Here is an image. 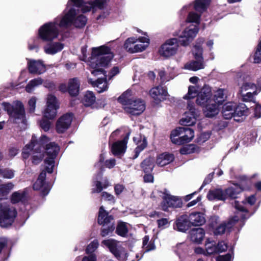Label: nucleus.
Instances as JSON below:
<instances>
[{
    "label": "nucleus",
    "mask_w": 261,
    "mask_h": 261,
    "mask_svg": "<svg viewBox=\"0 0 261 261\" xmlns=\"http://www.w3.org/2000/svg\"><path fill=\"white\" fill-rule=\"evenodd\" d=\"M205 231L201 227L193 228L190 231L191 240L196 243H200L204 238Z\"/></svg>",
    "instance_id": "nucleus-25"
},
{
    "label": "nucleus",
    "mask_w": 261,
    "mask_h": 261,
    "mask_svg": "<svg viewBox=\"0 0 261 261\" xmlns=\"http://www.w3.org/2000/svg\"><path fill=\"white\" fill-rule=\"evenodd\" d=\"M43 80L41 77H37L31 80L25 87V90L28 93H31L35 88L42 85Z\"/></svg>",
    "instance_id": "nucleus-39"
},
{
    "label": "nucleus",
    "mask_w": 261,
    "mask_h": 261,
    "mask_svg": "<svg viewBox=\"0 0 261 261\" xmlns=\"http://www.w3.org/2000/svg\"><path fill=\"white\" fill-rule=\"evenodd\" d=\"M95 100L96 97L93 92L88 91L85 93L82 102L85 106L89 107L93 105L95 102Z\"/></svg>",
    "instance_id": "nucleus-40"
},
{
    "label": "nucleus",
    "mask_w": 261,
    "mask_h": 261,
    "mask_svg": "<svg viewBox=\"0 0 261 261\" xmlns=\"http://www.w3.org/2000/svg\"><path fill=\"white\" fill-rule=\"evenodd\" d=\"M209 4V0H196L194 5V8L196 11L203 12Z\"/></svg>",
    "instance_id": "nucleus-48"
},
{
    "label": "nucleus",
    "mask_w": 261,
    "mask_h": 261,
    "mask_svg": "<svg viewBox=\"0 0 261 261\" xmlns=\"http://www.w3.org/2000/svg\"><path fill=\"white\" fill-rule=\"evenodd\" d=\"M37 98L35 97H31L28 101V111L29 113H33L35 112Z\"/></svg>",
    "instance_id": "nucleus-56"
},
{
    "label": "nucleus",
    "mask_w": 261,
    "mask_h": 261,
    "mask_svg": "<svg viewBox=\"0 0 261 261\" xmlns=\"http://www.w3.org/2000/svg\"><path fill=\"white\" fill-rule=\"evenodd\" d=\"M80 85V81L77 78L70 79L68 84V91L70 95H77L79 92Z\"/></svg>",
    "instance_id": "nucleus-32"
},
{
    "label": "nucleus",
    "mask_w": 261,
    "mask_h": 261,
    "mask_svg": "<svg viewBox=\"0 0 261 261\" xmlns=\"http://www.w3.org/2000/svg\"><path fill=\"white\" fill-rule=\"evenodd\" d=\"M28 66L29 72L33 74H41L46 70V66L40 60H28Z\"/></svg>",
    "instance_id": "nucleus-18"
},
{
    "label": "nucleus",
    "mask_w": 261,
    "mask_h": 261,
    "mask_svg": "<svg viewBox=\"0 0 261 261\" xmlns=\"http://www.w3.org/2000/svg\"><path fill=\"white\" fill-rule=\"evenodd\" d=\"M194 54L196 61L187 62L184 66L186 69L197 71L204 68V64L202 57V48L198 45L194 47Z\"/></svg>",
    "instance_id": "nucleus-13"
},
{
    "label": "nucleus",
    "mask_w": 261,
    "mask_h": 261,
    "mask_svg": "<svg viewBox=\"0 0 261 261\" xmlns=\"http://www.w3.org/2000/svg\"><path fill=\"white\" fill-rule=\"evenodd\" d=\"M133 92L128 90L124 92L118 98L119 101L122 104L125 111L132 115L141 114L145 109L144 101L133 96Z\"/></svg>",
    "instance_id": "nucleus-5"
},
{
    "label": "nucleus",
    "mask_w": 261,
    "mask_h": 261,
    "mask_svg": "<svg viewBox=\"0 0 261 261\" xmlns=\"http://www.w3.org/2000/svg\"><path fill=\"white\" fill-rule=\"evenodd\" d=\"M244 204V202L240 203L235 201L234 206L238 211L236 215L227 222H223L217 227L214 231L215 235H220L226 231H229L230 229L239 221L240 219L244 220L247 218V211Z\"/></svg>",
    "instance_id": "nucleus-7"
},
{
    "label": "nucleus",
    "mask_w": 261,
    "mask_h": 261,
    "mask_svg": "<svg viewBox=\"0 0 261 261\" xmlns=\"http://www.w3.org/2000/svg\"><path fill=\"white\" fill-rule=\"evenodd\" d=\"M257 91L259 92L261 91V87H257L252 83H245L241 87L240 91Z\"/></svg>",
    "instance_id": "nucleus-45"
},
{
    "label": "nucleus",
    "mask_w": 261,
    "mask_h": 261,
    "mask_svg": "<svg viewBox=\"0 0 261 261\" xmlns=\"http://www.w3.org/2000/svg\"><path fill=\"white\" fill-rule=\"evenodd\" d=\"M228 125V122L225 120H221L219 121L217 124H216L215 126V129L217 130H222L225 127H226Z\"/></svg>",
    "instance_id": "nucleus-60"
},
{
    "label": "nucleus",
    "mask_w": 261,
    "mask_h": 261,
    "mask_svg": "<svg viewBox=\"0 0 261 261\" xmlns=\"http://www.w3.org/2000/svg\"><path fill=\"white\" fill-rule=\"evenodd\" d=\"M226 90L224 89H218L216 91L214 94V99H212V100L218 105L222 104L226 98Z\"/></svg>",
    "instance_id": "nucleus-37"
},
{
    "label": "nucleus",
    "mask_w": 261,
    "mask_h": 261,
    "mask_svg": "<svg viewBox=\"0 0 261 261\" xmlns=\"http://www.w3.org/2000/svg\"><path fill=\"white\" fill-rule=\"evenodd\" d=\"M64 47L60 42H50L44 46V52L48 55H54L60 51Z\"/></svg>",
    "instance_id": "nucleus-28"
},
{
    "label": "nucleus",
    "mask_w": 261,
    "mask_h": 261,
    "mask_svg": "<svg viewBox=\"0 0 261 261\" xmlns=\"http://www.w3.org/2000/svg\"><path fill=\"white\" fill-rule=\"evenodd\" d=\"M124 189V186L121 184H118L114 186V191L116 195H119L121 194Z\"/></svg>",
    "instance_id": "nucleus-63"
},
{
    "label": "nucleus",
    "mask_w": 261,
    "mask_h": 261,
    "mask_svg": "<svg viewBox=\"0 0 261 261\" xmlns=\"http://www.w3.org/2000/svg\"><path fill=\"white\" fill-rule=\"evenodd\" d=\"M46 105L58 108L60 107V104L57 98L55 95L51 94H49L47 95L46 98Z\"/></svg>",
    "instance_id": "nucleus-49"
},
{
    "label": "nucleus",
    "mask_w": 261,
    "mask_h": 261,
    "mask_svg": "<svg viewBox=\"0 0 261 261\" xmlns=\"http://www.w3.org/2000/svg\"><path fill=\"white\" fill-rule=\"evenodd\" d=\"M57 18L54 21L46 23L41 26L38 31L39 37L43 40L51 41L57 38L59 35V29H62Z\"/></svg>",
    "instance_id": "nucleus-10"
},
{
    "label": "nucleus",
    "mask_w": 261,
    "mask_h": 261,
    "mask_svg": "<svg viewBox=\"0 0 261 261\" xmlns=\"http://www.w3.org/2000/svg\"><path fill=\"white\" fill-rule=\"evenodd\" d=\"M134 142H135L137 145V147L135 150V156L134 158H137L141 151L146 148L147 142L146 138L144 136L138 135L133 138Z\"/></svg>",
    "instance_id": "nucleus-24"
},
{
    "label": "nucleus",
    "mask_w": 261,
    "mask_h": 261,
    "mask_svg": "<svg viewBox=\"0 0 261 261\" xmlns=\"http://www.w3.org/2000/svg\"><path fill=\"white\" fill-rule=\"evenodd\" d=\"M149 94L156 103L165 100L168 95L167 89L161 86L151 89Z\"/></svg>",
    "instance_id": "nucleus-17"
},
{
    "label": "nucleus",
    "mask_w": 261,
    "mask_h": 261,
    "mask_svg": "<svg viewBox=\"0 0 261 261\" xmlns=\"http://www.w3.org/2000/svg\"><path fill=\"white\" fill-rule=\"evenodd\" d=\"M15 171L9 168L2 169V176L4 178L12 179L14 177Z\"/></svg>",
    "instance_id": "nucleus-54"
},
{
    "label": "nucleus",
    "mask_w": 261,
    "mask_h": 261,
    "mask_svg": "<svg viewBox=\"0 0 261 261\" xmlns=\"http://www.w3.org/2000/svg\"><path fill=\"white\" fill-rule=\"evenodd\" d=\"M72 120V115L66 114L62 116L58 120L56 124V129L59 133H63L70 126Z\"/></svg>",
    "instance_id": "nucleus-19"
},
{
    "label": "nucleus",
    "mask_w": 261,
    "mask_h": 261,
    "mask_svg": "<svg viewBox=\"0 0 261 261\" xmlns=\"http://www.w3.org/2000/svg\"><path fill=\"white\" fill-rule=\"evenodd\" d=\"M261 61V41L259 42L257 50L255 53L254 57V62L258 63Z\"/></svg>",
    "instance_id": "nucleus-58"
},
{
    "label": "nucleus",
    "mask_w": 261,
    "mask_h": 261,
    "mask_svg": "<svg viewBox=\"0 0 261 261\" xmlns=\"http://www.w3.org/2000/svg\"><path fill=\"white\" fill-rule=\"evenodd\" d=\"M258 92L257 91L243 92L240 91V94L243 101H253L254 97L257 95Z\"/></svg>",
    "instance_id": "nucleus-46"
},
{
    "label": "nucleus",
    "mask_w": 261,
    "mask_h": 261,
    "mask_svg": "<svg viewBox=\"0 0 261 261\" xmlns=\"http://www.w3.org/2000/svg\"><path fill=\"white\" fill-rule=\"evenodd\" d=\"M113 57L111 49L106 45L93 47L91 56L87 61L88 65L92 69L91 74L95 76L99 75L105 76V71L102 67L107 66Z\"/></svg>",
    "instance_id": "nucleus-4"
},
{
    "label": "nucleus",
    "mask_w": 261,
    "mask_h": 261,
    "mask_svg": "<svg viewBox=\"0 0 261 261\" xmlns=\"http://www.w3.org/2000/svg\"><path fill=\"white\" fill-rule=\"evenodd\" d=\"M222 114L225 119H229L235 115V103L227 102L223 106Z\"/></svg>",
    "instance_id": "nucleus-30"
},
{
    "label": "nucleus",
    "mask_w": 261,
    "mask_h": 261,
    "mask_svg": "<svg viewBox=\"0 0 261 261\" xmlns=\"http://www.w3.org/2000/svg\"><path fill=\"white\" fill-rule=\"evenodd\" d=\"M58 108L46 105V108L43 112V116L47 119H54L57 114Z\"/></svg>",
    "instance_id": "nucleus-38"
},
{
    "label": "nucleus",
    "mask_w": 261,
    "mask_h": 261,
    "mask_svg": "<svg viewBox=\"0 0 261 261\" xmlns=\"http://www.w3.org/2000/svg\"><path fill=\"white\" fill-rule=\"evenodd\" d=\"M174 160L173 155L169 153H164L158 156L156 160V164L160 167L164 166Z\"/></svg>",
    "instance_id": "nucleus-33"
},
{
    "label": "nucleus",
    "mask_w": 261,
    "mask_h": 261,
    "mask_svg": "<svg viewBox=\"0 0 261 261\" xmlns=\"http://www.w3.org/2000/svg\"><path fill=\"white\" fill-rule=\"evenodd\" d=\"M116 233L122 237H126L128 232L127 224L124 222H120L116 228Z\"/></svg>",
    "instance_id": "nucleus-47"
},
{
    "label": "nucleus",
    "mask_w": 261,
    "mask_h": 261,
    "mask_svg": "<svg viewBox=\"0 0 261 261\" xmlns=\"http://www.w3.org/2000/svg\"><path fill=\"white\" fill-rule=\"evenodd\" d=\"M188 218L191 225L200 226L205 222L204 214L202 213L192 212L188 215Z\"/></svg>",
    "instance_id": "nucleus-22"
},
{
    "label": "nucleus",
    "mask_w": 261,
    "mask_h": 261,
    "mask_svg": "<svg viewBox=\"0 0 261 261\" xmlns=\"http://www.w3.org/2000/svg\"><path fill=\"white\" fill-rule=\"evenodd\" d=\"M199 88L196 86H190L188 89V93L184 96V99H190L195 97H198L200 94L201 91L198 94Z\"/></svg>",
    "instance_id": "nucleus-44"
},
{
    "label": "nucleus",
    "mask_w": 261,
    "mask_h": 261,
    "mask_svg": "<svg viewBox=\"0 0 261 261\" xmlns=\"http://www.w3.org/2000/svg\"><path fill=\"white\" fill-rule=\"evenodd\" d=\"M106 1L69 0L63 14L57 17V22H59L61 28L67 29L72 25L83 28L86 25L87 19L83 14H80V12L86 13L94 11L96 7L101 8Z\"/></svg>",
    "instance_id": "nucleus-1"
},
{
    "label": "nucleus",
    "mask_w": 261,
    "mask_h": 261,
    "mask_svg": "<svg viewBox=\"0 0 261 261\" xmlns=\"http://www.w3.org/2000/svg\"><path fill=\"white\" fill-rule=\"evenodd\" d=\"M207 197L209 200H226V195L224 191L221 189H216L210 190Z\"/></svg>",
    "instance_id": "nucleus-29"
},
{
    "label": "nucleus",
    "mask_w": 261,
    "mask_h": 261,
    "mask_svg": "<svg viewBox=\"0 0 261 261\" xmlns=\"http://www.w3.org/2000/svg\"><path fill=\"white\" fill-rule=\"evenodd\" d=\"M27 190H19L13 192L10 196V201L12 204L24 203L26 201Z\"/></svg>",
    "instance_id": "nucleus-26"
},
{
    "label": "nucleus",
    "mask_w": 261,
    "mask_h": 261,
    "mask_svg": "<svg viewBox=\"0 0 261 261\" xmlns=\"http://www.w3.org/2000/svg\"><path fill=\"white\" fill-rule=\"evenodd\" d=\"M102 198L105 200L109 201L111 203H115V198L114 196L106 192H103L101 194Z\"/></svg>",
    "instance_id": "nucleus-57"
},
{
    "label": "nucleus",
    "mask_w": 261,
    "mask_h": 261,
    "mask_svg": "<svg viewBox=\"0 0 261 261\" xmlns=\"http://www.w3.org/2000/svg\"><path fill=\"white\" fill-rule=\"evenodd\" d=\"M46 172H47L45 167L40 173L36 181L33 185L35 190H40L43 195H46L50 190V185L45 181Z\"/></svg>",
    "instance_id": "nucleus-16"
},
{
    "label": "nucleus",
    "mask_w": 261,
    "mask_h": 261,
    "mask_svg": "<svg viewBox=\"0 0 261 261\" xmlns=\"http://www.w3.org/2000/svg\"><path fill=\"white\" fill-rule=\"evenodd\" d=\"M130 135V133H127L125 138L122 141H119L114 143L112 146V151L115 155H120L124 153L126 147L127 140Z\"/></svg>",
    "instance_id": "nucleus-21"
},
{
    "label": "nucleus",
    "mask_w": 261,
    "mask_h": 261,
    "mask_svg": "<svg viewBox=\"0 0 261 261\" xmlns=\"http://www.w3.org/2000/svg\"><path fill=\"white\" fill-rule=\"evenodd\" d=\"M159 76L161 79V83L164 84L170 81L171 80H172L176 76V75L174 74L167 75L165 71L160 70L159 72Z\"/></svg>",
    "instance_id": "nucleus-51"
},
{
    "label": "nucleus",
    "mask_w": 261,
    "mask_h": 261,
    "mask_svg": "<svg viewBox=\"0 0 261 261\" xmlns=\"http://www.w3.org/2000/svg\"><path fill=\"white\" fill-rule=\"evenodd\" d=\"M88 82L96 88V90L99 93L102 92L108 88L107 82L105 79L99 78L95 81L94 79L88 77Z\"/></svg>",
    "instance_id": "nucleus-31"
},
{
    "label": "nucleus",
    "mask_w": 261,
    "mask_h": 261,
    "mask_svg": "<svg viewBox=\"0 0 261 261\" xmlns=\"http://www.w3.org/2000/svg\"><path fill=\"white\" fill-rule=\"evenodd\" d=\"M194 136V130L188 127H181L173 130L170 135L172 143L181 145L190 142Z\"/></svg>",
    "instance_id": "nucleus-11"
},
{
    "label": "nucleus",
    "mask_w": 261,
    "mask_h": 261,
    "mask_svg": "<svg viewBox=\"0 0 261 261\" xmlns=\"http://www.w3.org/2000/svg\"><path fill=\"white\" fill-rule=\"evenodd\" d=\"M254 109V116L257 118L261 117V106L254 102V106L251 107Z\"/></svg>",
    "instance_id": "nucleus-59"
},
{
    "label": "nucleus",
    "mask_w": 261,
    "mask_h": 261,
    "mask_svg": "<svg viewBox=\"0 0 261 261\" xmlns=\"http://www.w3.org/2000/svg\"><path fill=\"white\" fill-rule=\"evenodd\" d=\"M191 226L188 215H184L176 220L174 228L179 231L185 232Z\"/></svg>",
    "instance_id": "nucleus-20"
},
{
    "label": "nucleus",
    "mask_w": 261,
    "mask_h": 261,
    "mask_svg": "<svg viewBox=\"0 0 261 261\" xmlns=\"http://www.w3.org/2000/svg\"><path fill=\"white\" fill-rule=\"evenodd\" d=\"M149 39L147 37L137 38L136 46H134V53L142 52L149 46Z\"/></svg>",
    "instance_id": "nucleus-27"
},
{
    "label": "nucleus",
    "mask_w": 261,
    "mask_h": 261,
    "mask_svg": "<svg viewBox=\"0 0 261 261\" xmlns=\"http://www.w3.org/2000/svg\"><path fill=\"white\" fill-rule=\"evenodd\" d=\"M248 113V109L244 103H239L237 105L235 103V115L234 120L236 121H240L241 119L240 117L246 116Z\"/></svg>",
    "instance_id": "nucleus-35"
},
{
    "label": "nucleus",
    "mask_w": 261,
    "mask_h": 261,
    "mask_svg": "<svg viewBox=\"0 0 261 261\" xmlns=\"http://www.w3.org/2000/svg\"><path fill=\"white\" fill-rule=\"evenodd\" d=\"M199 31V28L196 25L191 24L186 28L181 34H176L177 38H173L167 40L162 45L159 53L161 56L169 58L175 55L179 49V43L182 46H188L194 39Z\"/></svg>",
    "instance_id": "nucleus-3"
},
{
    "label": "nucleus",
    "mask_w": 261,
    "mask_h": 261,
    "mask_svg": "<svg viewBox=\"0 0 261 261\" xmlns=\"http://www.w3.org/2000/svg\"><path fill=\"white\" fill-rule=\"evenodd\" d=\"M14 187V184L11 182L0 184V198L6 197Z\"/></svg>",
    "instance_id": "nucleus-42"
},
{
    "label": "nucleus",
    "mask_w": 261,
    "mask_h": 261,
    "mask_svg": "<svg viewBox=\"0 0 261 261\" xmlns=\"http://www.w3.org/2000/svg\"><path fill=\"white\" fill-rule=\"evenodd\" d=\"M137 37H131L128 38L124 42V48L128 53H134V46H136Z\"/></svg>",
    "instance_id": "nucleus-41"
},
{
    "label": "nucleus",
    "mask_w": 261,
    "mask_h": 261,
    "mask_svg": "<svg viewBox=\"0 0 261 261\" xmlns=\"http://www.w3.org/2000/svg\"><path fill=\"white\" fill-rule=\"evenodd\" d=\"M109 186V182L107 180H105L102 183L99 181L95 182V189H93L92 192L99 193L103 189H106Z\"/></svg>",
    "instance_id": "nucleus-50"
},
{
    "label": "nucleus",
    "mask_w": 261,
    "mask_h": 261,
    "mask_svg": "<svg viewBox=\"0 0 261 261\" xmlns=\"http://www.w3.org/2000/svg\"><path fill=\"white\" fill-rule=\"evenodd\" d=\"M154 166V159L152 157L146 158L141 164V167L145 173L151 172Z\"/></svg>",
    "instance_id": "nucleus-36"
},
{
    "label": "nucleus",
    "mask_w": 261,
    "mask_h": 261,
    "mask_svg": "<svg viewBox=\"0 0 261 261\" xmlns=\"http://www.w3.org/2000/svg\"><path fill=\"white\" fill-rule=\"evenodd\" d=\"M212 95L211 88L208 85H204L196 99L198 105L204 107L205 115L207 117L215 116L218 114L219 111V105L212 100Z\"/></svg>",
    "instance_id": "nucleus-6"
},
{
    "label": "nucleus",
    "mask_w": 261,
    "mask_h": 261,
    "mask_svg": "<svg viewBox=\"0 0 261 261\" xmlns=\"http://www.w3.org/2000/svg\"><path fill=\"white\" fill-rule=\"evenodd\" d=\"M115 229L114 223H109L107 225L103 226V228L101 231V235L102 237H105L112 233Z\"/></svg>",
    "instance_id": "nucleus-53"
},
{
    "label": "nucleus",
    "mask_w": 261,
    "mask_h": 261,
    "mask_svg": "<svg viewBox=\"0 0 261 261\" xmlns=\"http://www.w3.org/2000/svg\"><path fill=\"white\" fill-rule=\"evenodd\" d=\"M17 214V210L14 206L0 200V226L2 227H8L12 225Z\"/></svg>",
    "instance_id": "nucleus-9"
},
{
    "label": "nucleus",
    "mask_w": 261,
    "mask_h": 261,
    "mask_svg": "<svg viewBox=\"0 0 261 261\" xmlns=\"http://www.w3.org/2000/svg\"><path fill=\"white\" fill-rule=\"evenodd\" d=\"M218 253L225 251L227 250V245L224 241L219 242L216 245Z\"/></svg>",
    "instance_id": "nucleus-62"
},
{
    "label": "nucleus",
    "mask_w": 261,
    "mask_h": 261,
    "mask_svg": "<svg viewBox=\"0 0 261 261\" xmlns=\"http://www.w3.org/2000/svg\"><path fill=\"white\" fill-rule=\"evenodd\" d=\"M98 222L103 226L109 224V223H114L113 216L109 215L108 213L104 209L103 206H100L99 208Z\"/></svg>",
    "instance_id": "nucleus-23"
},
{
    "label": "nucleus",
    "mask_w": 261,
    "mask_h": 261,
    "mask_svg": "<svg viewBox=\"0 0 261 261\" xmlns=\"http://www.w3.org/2000/svg\"><path fill=\"white\" fill-rule=\"evenodd\" d=\"M160 196L162 197L163 201L161 204V207L164 211H168L169 207H180L182 203L178 197L171 195L169 191L164 189L160 191Z\"/></svg>",
    "instance_id": "nucleus-12"
},
{
    "label": "nucleus",
    "mask_w": 261,
    "mask_h": 261,
    "mask_svg": "<svg viewBox=\"0 0 261 261\" xmlns=\"http://www.w3.org/2000/svg\"><path fill=\"white\" fill-rule=\"evenodd\" d=\"M99 246L98 241L94 240L91 242L87 247L86 252L87 254H93Z\"/></svg>",
    "instance_id": "nucleus-52"
},
{
    "label": "nucleus",
    "mask_w": 261,
    "mask_h": 261,
    "mask_svg": "<svg viewBox=\"0 0 261 261\" xmlns=\"http://www.w3.org/2000/svg\"><path fill=\"white\" fill-rule=\"evenodd\" d=\"M205 249L207 255H211L218 253L216 243L210 239H207L205 242Z\"/></svg>",
    "instance_id": "nucleus-43"
},
{
    "label": "nucleus",
    "mask_w": 261,
    "mask_h": 261,
    "mask_svg": "<svg viewBox=\"0 0 261 261\" xmlns=\"http://www.w3.org/2000/svg\"><path fill=\"white\" fill-rule=\"evenodd\" d=\"M41 127L45 132L48 131L50 127V122L44 119H43L40 123Z\"/></svg>",
    "instance_id": "nucleus-61"
},
{
    "label": "nucleus",
    "mask_w": 261,
    "mask_h": 261,
    "mask_svg": "<svg viewBox=\"0 0 261 261\" xmlns=\"http://www.w3.org/2000/svg\"><path fill=\"white\" fill-rule=\"evenodd\" d=\"M49 139L46 136H42L39 141H36V138L32 136L31 144H27L23 149L22 156L27 159L31 152H33L32 162L37 164L40 162L43 158L41 152L44 149L45 145V153L48 156L44 160L45 169L48 173L53 171L55 166V159L60 150L59 146L55 142H49Z\"/></svg>",
    "instance_id": "nucleus-2"
},
{
    "label": "nucleus",
    "mask_w": 261,
    "mask_h": 261,
    "mask_svg": "<svg viewBox=\"0 0 261 261\" xmlns=\"http://www.w3.org/2000/svg\"><path fill=\"white\" fill-rule=\"evenodd\" d=\"M102 244L109 248L110 251L117 258L125 254L124 248L120 242L112 239L105 240L102 242Z\"/></svg>",
    "instance_id": "nucleus-14"
},
{
    "label": "nucleus",
    "mask_w": 261,
    "mask_h": 261,
    "mask_svg": "<svg viewBox=\"0 0 261 261\" xmlns=\"http://www.w3.org/2000/svg\"><path fill=\"white\" fill-rule=\"evenodd\" d=\"M200 16L194 12H190L188 16L187 21L189 22L199 23Z\"/></svg>",
    "instance_id": "nucleus-55"
},
{
    "label": "nucleus",
    "mask_w": 261,
    "mask_h": 261,
    "mask_svg": "<svg viewBox=\"0 0 261 261\" xmlns=\"http://www.w3.org/2000/svg\"><path fill=\"white\" fill-rule=\"evenodd\" d=\"M8 239L5 237L0 238V253L7 247Z\"/></svg>",
    "instance_id": "nucleus-64"
},
{
    "label": "nucleus",
    "mask_w": 261,
    "mask_h": 261,
    "mask_svg": "<svg viewBox=\"0 0 261 261\" xmlns=\"http://www.w3.org/2000/svg\"><path fill=\"white\" fill-rule=\"evenodd\" d=\"M2 105L5 111L9 115L10 120L13 122L24 125L26 123L24 108L21 102L14 101L12 105L3 102Z\"/></svg>",
    "instance_id": "nucleus-8"
},
{
    "label": "nucleus",
    "mask_w": 261,
    "mask_h": 261,
    "mask_svg": "<svg viewBox=\"0 0 261 261\" xmlns=\"http://www.w3.org/2000/svg\"><path fill=\"white\" fill-rule=\"evenodd\" d=\"M188 111L186 112L180 122L183 125H192L196 123L197 112L194 107V103L189 102L187 107Z\"/></svg>",
    "instance_id": "nucleus-15"
},
{
    "label": "nucleus",
    "mask_w": 261,
    "mask_h": 261,
    "mask_svg": "<svg viewBox=\"0 0 261 261\" xmlns=\"http://www.w3.org/2000/svg\"><path fill=\"white\" fill-rule=\"evenodd\" d=\"M242 191V188L237 185H234L224 191L225 195H226V199L227 198L234 199L238 197Z\"/></svg>",
    "instance_id": "nucleus-34"
}]
</instances>
